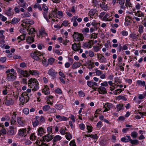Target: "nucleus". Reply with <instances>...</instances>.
Listing matches in <instances>:
<instances>
[{"instance_id":"obj_1","label":"nucleus","mask_w":146,"mask_h":146,"mask_svg":"<svg viewBox=\"0 0 146 146\" xmlns=\"http://www.w3.org/2000/svg\"><path fill=\"white\" fill-rule=\"evenodd\" d=\"M52 135L48 133L43 136L42 140H37L36 141L35 143L34 144V146H48L44 142L51 140L53 138Z\"/></svg>"},{"instance_id":"obj_2","label":"nucleus","mask_w":146,"mask_h":146,"mask_svg":"<svg viewBox=\"0 0 146 146\" xmlns=\"http://www.w3.org/2000/svg\"><path fill=\"white\" fill-rule=\"evenodd\" d=\"M29 87L32 88L33 91H35L39 88V84L37 80L35 78H31L28 81Z\"/></svg>"},{"instance_id":"obj_3","label":"nucleus","mask_w":146,"mask_h":146,"mask_svg":"<svg viewBox=\"0 0 146 146\" xmlns=\"http://www.w3.org/2000/svg\"><path fill=\"white\" fill-rule=\"evenodd\" d=\"M31 89H28L27 92H23L19 97V100L22 105L27 103L29 100L28 93L31 92Z\"/></svg>"},{"instance_id":"obj_4","label":"nucleus","mask_w":146,"mask_h":146,"mask_svg":"<svg viewBox=\"0 0 146 146\" xmlns=\"http://www.w3.org/2000/svg\"><path fill=\"white\" fill-rule=\"evenodd\" d=\"M6 73L7 74V79L10 81H13L16 79L17 73L15 71L14 69H8L6 71Z\"/></svg>"},{"instance_id":"obj_5","label":"nucleus","mask_w":146,"mask_h":146,"mask_svg":"<svg viewBox=\"0 0 146 146\" xmlns=\"http://www.w3.org/2000/svg\"><path fill=\"white\" fill-rule=\"evenodd\" d=\"M44 54L38 51H34L31 54V56L34 59L38 61H40L41 56Z\"/></svg>"},{"instance_id":"obj_6","label":"nucleus","mask_w":146,"mask_h":146,"mask_svg":"<svg viewBox=\"0 0 146 146\" xmlns=\"http://www.w3.org/2000/svg\"><path fill=\"white\" fill-rule=\"evenodd\" d=\"M23 23L21 25L24 28H29L31 25L34 24V21L30 19H26L23 21Z\"/></svg>"},{"instance_id":"obj_7","label":"nucleus","mask_w":146,"mask_h":146,"mask_svg":"<svg viewBox=\"0 0 146 146\" xmlns=\"http://www.w3.org/2000/svg\"><path fill=\"white\" fill-rule=\"evenodd\" d=\"M74 40L76 41H82L84 39L83 35L77 32H74L73 35Z\"/></svg>"},{"instance_id":"obj_8","label":"nucleus","mask_w":146,"mask_h":146,"mask_svg":"<svg viewBox=\"0 0 146 146\" xmlns=\"http://www.w3.org/2000/svg\"><path fill=\"white\" fill-rule=\"evenodd\" d=\"M10 96L9 94H8L4 99V102L5 104L7 106H10L12 105L14 103V100H13V98H9V97Z\"/></svg>"},{"instance_id":"obj_9","label":"nucleus","mask_w":146,"mask_h":146,"mask_svg":"<svg viewBox=\"0 0 146 146\" xmlns=\"http://www.w3.org/2000/svg\"><path fill=\"white\" fill-rule=\"evenodd\" d=\"M81 46L80 42L78 43H75L72 45V49L75 51H79L80 53H81L83 52V50L81 48Z\"/></svg>"},{"instance_id":"obj_10","label":"nucleus","mask_w":146,"mask_h":146,"mask_svg":"<svg viewBox=\"0 0 146 146\" xmlns=\"http://www.w3.org/2000/svg\"><path fill=\"white\" fill-rule=\"evenodd\" d=\"M12 87L11 86L9 85L5 86L3 88L2 93L4 95H6L7 94H9L10 91L11 90Z\"/></svg>"},{"instance_id":"obj_11","label":"nucleus","mask_w":146,"mask_h":146,"mask_svg":"<svg viewBox=\"0 0 146 146\" xmlns=\"http://www.w3.org/2000/svg\"><path fill=\"white\" fill-rule=\"evenodd\" d=\"M97 57L99 61L101 63H105L106 61V58L102 54L97 53Z\"/></svg>"},{"instance_id":"obj_12","label":"nucleus","mask_w":146,"mask_h":146,"mask_svg":"<svg viewBox=\"0 0 146 146\" xmlns=\"http://www.w3.org/2000/svg\"><path fill=\"white\" fill-rule=\"evenodd\" d=\"M57 8H55L53 9L51 11V13L48 15V17L49 19L52 17H58L57 15Z\"/></svg>"},{"instance_id":"obj_13","label":"nucleus","mask_w":146,"mask_h":146,"mask_svg":"<svg viewBox=\"0 0 146 146\" xmlns=\"http://www.w3.org/2000/svg\"><path fill=\"white\" fill-rule=\"evenodd\" d=\"M19 135L21 136L25 137L27 135V129L26 128H22L19 130Z\"/></svg>"},{"instance_id":"obj_14","label":"nucleus","mask_w":146,"mask_h":146,"mask_svg":"<svg viewBox=\"0 0 146 146\" xmlns=\"http://www.w3.org/2000/svg\"><path fill=\"white\" fill-rule=\"evenodd\" d=\"M97 90L100 94H104L107 93L106 88L104 86H100L98 88Z\"/></svg>"},{"instance_id":"obj_15","label":"nucleus","mask_w":146,"mask_h":146,"mask_svg":"<svg viewBox=\"0 0 146 146\" xmlns=\"http://www.w3.org/2000/svg\"><path fill=\"white\" fill-rule=\"evenodd\" d=\"M37 134L38 136H41L46 132V131L42 127H39L37 129Z\"/></svg>"},{"instance_id":"obj_16","label":"nucleus","mask_w":146,"mask_h":146,"mask_svg":"<svg viewBox=\"0 0 146 146\" xmlns=\"http://www.w3.org/2000/svg\"><path fill=\"white\" fill-rule=\"evenodd\" d=\"M48 74L52 77L53 78H55V76L57 74V72L55 70L51 68L50 69L48 72Z\"/></svg>"},{"instance_id":"obj_17","label":"nucleus","mask_w":146,"mask_h":146,"mask_svg":"<svg viewBox=\"0 0 146 146\" xmlns=\"http://www.w3.org/2000/svg\"><path fill=\"white\" fill-rule=\"evenodd\" d=\"M133 19V17L130 16H127L126 17L125 19V22L124 25L125 26H127L130 24V23L131 22V20Z\"/></svg>"},{"instance_id":"obj_18","label":"nucleus","mask_w":146,"mask_h":146,"mask_svg":"<svg viewBox=\"0 0 146 146\" xmlns=\"http://www.w3.org/2000/svg\"><path fill=\"white\" fill-rule=\"evenodd\" d=\"M62 139V137L58 135H56L54 137L52 140L53 144L52 145L54 146L56 143V142Z\"/></svg>"},{"instance_id":"obj_19","label":"nucleus","mask_w":146,"mask_h":146,"mask_svg":"<svg viewBox=\"0 0 146 146\" xmlns=\"http://www.w3.org/2000/svg\"><path fill=\"white\" fill-rule=\"evenodd\" d=\"M18 72L22 75L24 77H28L29 76V74L27 71L25 70V71L19 69L18 71Z\"/></svg>"},{"instance_id":"obj_20","label":"nucleus","mask_w":146,"mask_h":146,"mask_svg":"<svg viewBox=\"0 0 146 146\" xmlns=\"http://www.w3.org/2000/svg\"><path fill=\"white\" fill-rule=\"evenodd\" d=\"M29 73L30 75H31L34 76H36L38 77L39 76L40 73L36 70H29Z\"/></svg>"},{"instance_id":"obj_21","label":"nucleus","mask_w":146,"mask_h":146,"mask_svg":"<svg viewBox=\"0 0 146 146\" xmlns=\"http://www.w3.org/2000/svg\"><path fill=\"white\" fill-rule=\"evenodd\" d=\"M16 114L15 112H14L13 113V114L12 115V117L10 119V123L11 125H14L15 124L16 122Z\"/></svg>"},{"instance_id":"obj_22","label":"nucleus","mask_w":146,"mask_h":146,"mask_svg":"<svg viewBox=\"0 0 146 146\" xmlns=\"http://www.w3.org/2000/svg\"><path fill=\"white\" fill-rule=\"evenodd\" d=\"M92 40L89 41L88 42H86L84 43L83 45V47L84 48H90L92 47Z\"/></svg>"},{"instance_id":"obj_23","label":"nucleus","mask_w":146,"mask_h":146,"mask_svg":"<svg viewBox=\"0 0 146 146\" xmlns=\"http://www.w3.org/2000/svg\"><path fill=\"white\" fill-rule=\"evenodd\" d=\"M17 121L18 124L21 126H23L24 125V121L23 118L21 117H18Z\"/></svg>"},{"instance_id":"obj_24","label":"nucleus","mask_w":146,"mask_h":146,"mask_svg":"<svg viewBox=\"0 0 146 146\" xmlns=\"http://www.w3.org/2000/svg\"><path fill=\"white\" fill-rule=\"evenodd\" d=\"M56 119H58L60 121H66L68 120L67 117L64 116H61L59 115H56Z\"/></svg>"},{"instance_id":"obj_25","label":"nucleus","mask_w":146,"mask_h":146,"mask_svg":"<svg viewBox=\"0 0 146 146\" xmlns=\"http://www.w3.org/2000/svg\"><path fill=\"white\" fill-rule=\"evenodd\" d=\"M96 10L94 9H92L90 10L88 14L89 16L92 18H93V17L96 13Z\"/></svg>"},{"instance_id":"obj_26","label":"nucleus","mask_w":146,"mask_h":146,"mask_svg":"<svg viewBox=\"0 0 146 146\" xmlns=\"http://www.w3.org/2000/svg\"><path fill=\"white\" fill-rule=\"evenodd\" d=\"M12 10V9L11 8H9L6 11L5 13V14L8 16H11L13 14Z\"/></svg>"},{"instance_id":"obj_27","label":"nucleus","mask_w":146,"mask_h":146,"mask_svg":"<svg viewBox=\"0 0 146 146\" xmlns=\"http://www.w3.org/2000/svg\"><path fill=\"white\" fill-rule=\"evenodd\" d=\"M101 7L104 10L106 11L110 9L109 6L107 4H106L105 3H102L101 5Z\"/></svg>"},{"instance_id":"obj_28","label":"nucleus","mask_w":146,"mask_h":146,"mask_svg":"<svg viewBox=\"0 0 146 146\" xmlns=\"http://www.w3.org/2000/svg\"><path fill=\"white\" fill-rule=\"evenodd\" d=\"M110 17V14L107 13L105 16H104L102 18V20L104 21H111L112 20L111 19H109V18Z\"/></svg>"},{"instance_id":"obj_29","label":"nucleus","mask_w":146,"mask_h":146,"mask_svg":"<svg viewBox=\"0 0 146 146\" xmlns=\"http://www.w3.org/2000/svg\"><path fill=\"white\" fill-rule=\"evenodd\" d=\"M81 65V64L80 62H75L73 64L72 67L73 69H76L79 67Z\"/></svg>"},{"instance_id":"obj_30","label":"nucleus","mask_w":146,"mask_h":146,"mask_svg":"<svg viewBox=\"0 0 146 146\" xmlns=\"http://www.w3.org/2000/svg\"><path fill=\"white\" fill-rule=\"evenodd\" d=\"M135 15V16L138 17H143L144 14L141 12L140 11H138L137 12H134Z\"/></svg>"},{"instance_id":"obj_31","label":"nucleus","mask_w":146,"mask_h":146,"mask_svg":"<svg viewBox=\"0 0 146 146\" xmlns=\"http://www.w3.org/2000/svg\"><path fill=\"white\" fill-rule=\"evenodd\" d=\"M21 16L22 18L29 17H31V14L28 12H24L23 13L21 14Z\"/></svg>"},{"instance_id":"obj_32","label":"nucleus","mask_w":146,"mask_h":146,"mask_svg":"<svg viewBox=\"0 0 146 146\" xmlns=\"http://www.w3.org/2000/svg\"><path fill=\"white\" fill-rule=\"evenodd\" d=\"M20 21V19L14 17L12 21L10 22L9 23H11V24L14 25L19 22Z\"/></svg>"},{"instance_id":"obj_33","label":"nucleus","mask_w":146,"mask_h":146,"mask_svg":"<svg viewBox=\"0 0 146 146\" xmlns=\"http://www.w3.org/2000/svg\"><path fill=\"white\" fill-rule=\"evenodd\" d=\"M42 92H43L46 95H48L49 94L50 92L47 86H45V88L43 89Z\"/></svg>"},{"instance_id":"obj_34","label":"nucleus","mask_w":146,"mask_h":146,"mask_svg":"<svg viewBox=\"0 0 146 146\" xmlns=\"http://www.w3.org/2000/svg\"><path fill=\"white\" fill-rule=\"evenodd\" d=\"M41 60L42 61V63L44 66H48V64L46 59L44 57H43L42 59H41Z\"/></svg>"},{"instance_id":"obj_35","label":"nucleus","mask_w":146,"mask_h":146,"mask_svg":"<svg viewBox=\"0 0 146 146\" xmlns=\"http://www.w3.org/2000/svg\"><path fill=\"white\" fill-rule=\"evenodd\" d=\"M27 41L28 44L31 43L34 41V38L31 36H29L27 39Z\"/></svg>"},{"instance_id":"obj_36","label":"nucleus","mask_w":146,"mask_h":146,"mask_svg":"<svg viewBox=\"0 0 146 146\" xmlns=\"http://www.w3.org/2000/svg\"><path fill=\"white\" fill-rule=\"evenodd\" d=\"M40 34L42 36H46L47 35L44 29V28H42L40 31Z\"/></svg>"},{"instance_id":"obj_37","label":"nucleus","mask_w":146,"mask_h":146,"mask_svg":"<svg viewBox=\"0 0 146 146\" xmlns=\"http://www.w3.org/2000/svg\"><path fill=\"white\" fill-rule=\"evenodd\" d=\"M124 89H118L114 91L113 93L114 94L117 95L120 93L122 91H123Z\"/></svg>"},{"instance_id":"obj_38","label":"nucleus","mask_w":146,"mask_h":146,"mask_svg":"<svg viewBox=\"0 0 146 146\" xmlns=\"http://www.w3.org/2000/svg\"><path fill=\"white\" fill-rule=\"evenodd\" d=\"M56 16H58V18L60 19H61L64 16L63 12L61 11H57Z\"/></svg>"},{"instance_id":"obj_39","label":"nucleus","mask_w":146,"mask_h":146,"mask_svg":"<svg viewBox=\"0 0 146 146\" xmlns=\"http://www.w3.org/2000/svg\"><path fill=\"white\" fill-rule=\"evenodd\" d=\"M136 83L138 85L141 86H144L145 85V81H142L139 80H137L136 82Z\"/></svg>"},{"instance_id":"obj_40","label":"nucleus","mask_w":146,"mask_h":146,"mask_svg":"<svg viewBox=\"0 0 146 146\" xmlns=\"http://www.w3.org/2000/svg\"><path fill=\"white\" fill-rule=\"evenodd\" d=\"M116 108L117 110V111H118L121 110H123L124 108L123 105L121 104H120L117 105Z\"/></svg>"},{"instance_id":"obj_41","label":"nucleus","mask_w":146,"mask_h":146,"mask_svg":"<svg viewBox=\"0 0 146 146\" xmlns=\"http://www.w3.org/2000/svg\"><path fill=\"white\" fill-rule=\"evenodd\" d=\"M138 133L135 131H132L131 134V137L133 138H136L138 136Z\"/></svg>"},{"instance_id":"obj_42","label":"nucleus","mask_w":146,"mask_h":146,"mask_svg":"<svg viewBox=\"0 0 146 146\" xmlns=\"http://www.w3.org/2000/svg\"><path fill=\"white\" fill-rule=\"evenodd\" d=\"M65 137L68 140H70L72 138V135L69 133H66Z\"/></svg>"},{"instance_id":"obj_43","label":"nucleus","mask_w":146,"mask_h":146,"mask_svg":"<svg viewBox=\"0 0 146 146\" xmlns=\"http://www.w3.org/2000/svg\"><path fill=\"white\" fill-rule=\"evenodd\" d=\"M138 35L136 34L132 33L130 34L129 37L131 38L134 40L137 38Z\"/></svg>"},{"instance_id":"obj_44","label":"nucleus","mask_w":146,"mask_h":146,"mask_svg":"<svg viewBox=\"0 0 146 146\" xmlns=\"http://www.w3.org/2000/svg\"><path fill=\"white\" fill-rule=\"evenodd\" d=\"M50 106L49 105H46L42 107V110L44 111H48L50 109Z\"/></svg>"},{"instance_id":"obj_45","label":"nucleus","mask_w":146,"mask_h":146,"mask_svg":"<svg viewBox=\"0 0 146 146\" xmlns=\"http://www.w3.org/2000/svg\"><path fill=\"white\" fill-rule=\"evenodd\" d=\"M131 143L134 145H136L139 144V141L137 140H132L131 139L130 141Z\"/></svg>"},{"instance_id":"obj_46","label":"nucleus","mask_w":146,"mask_h":146,"mask_svg":"<svg viewBox=\"0 0 146 146\" xmlns=\"http://www.w3.org/2000/svg\"><path fill=\"white\" fill-rule=\"evenodd\" d=\"M94 70L95 71V73L97 76H100L102 74V72L100 70H98L97 68L94 69Z\"/></svg>"},{"instance_id":"obj_47","label":"nucleus","mask_w":146,"mask_h":146,"mask_svg":"<svg viewBox=\"0 0 146 146\" xmlns=\"http://www.w3.org/2000/svg\"><path fill=\"white\" fill-rule=\"evenodd\" d=\"M27 30L28 33L29 34H33L34 32H35V29L33 28L31 29L29 28Z\"/></svg>"},{"instance_id":"obj_48","label":"nucleus","mask_w":146,"mask_h":146,"mask_svg":"<svg viewBox=\"0 0 146 146\" xmlns=\"http://www.w3.org/2000/svg\"><path fill=\"white\" fill-rule=\"evenodd\" d=\"M105 106H106V107L110 110L112 108L113 106V105L111 104L108 103H106L105 104Z\"/></svg>"},{"instance_id":"obj_49","label":"nucleus","mask_w":146,"mask_h":146,"mask_svg":"<svg viewBox=\"0 0 146 146\" xmlns=\"http://www.w3.org/2000/svg\"><path fill=\"white\" fill-rule=\"evenodd\" d=\"M15 133V132L14 130H10L7 132V134L10 135H14Z\"/></svg>"},{"instance_id":"obj_50","label":"nucleus","mask_w":146,"mask_h":146,"mask_svg":"<svg viewBox=\"0 0 146 146\" xmlns=\"http://www.w3.org/2000/svg\"><path fill=\"white\" fill-rule=\"evenodd\" d=\"M14 98V100H16L19 97V94L18 93L13 92V94H12Z\"/></svg>"},{"instance_id":"obj_51","label":"nucleus","mask_w":146,"mask_h":146,"mask_svg":"<svg viewBox=\"0 0 146 146\" xmlns=\"http://www.w3.org/2000/svg\"><path fill=\"white\" fill-rule=\"evenodd\" d=\"M36 137V136L35 135V133H32L31 135L30 139L32 140H34L35 139Z\"/></svg>"},{"instance_id":"obj_52","label":"nucleus","mask_w":146,"mask_h":146,"mask_svg":"<svg viewBox=\"0 0 146 146\" xmlns=\"http://www.w3.org/2000/svg\"><path fill=\"white\" fill-rule=\"evenodd\" d=\"M130 0H126L125 2V5L126 7H132V5L130 2Z\"/></svg>"},{"instance_id":"obj_53","label":"nucleus","mask_w":146,"mask_h":146,"mask_svg":"<svg viewBox=\"0 0 146 146\" xmlns=\"http://www.w3.org/2000/svg\"><path fill=\"white\" fill-rule=\"evenodd\" d=\"M143 27L142 25L139 26L138 31L140 34H141L143 32Z\"/></svg>"},{"instance_id":"obj_54","label":"nucleus","mask_w":146,"mask_h":146,"mask_svg":"<svg viewBox=\"0 0 146 146\" xmlns=\"http://www.w3.org/2000/svg\"><path fill=\"white\" fill-rule=\"evenodd\" d=\"M93 50L96 52H97L100 50V48L99 46H94L93 47Z\"/></svg>"},{"instance_id":"obj_55","label":"nucleus","mask_w":146,"mask_h":146,"mask_svg":"<svg viewBox=\"0 0 146 146\" xmlns=\"http://www.w3.org/2000/svg\"><path fill=\"white\" fill-rule=\"evenodd\" d=\"M55 108L58 110H61L63 108V106L61 104H56L55 105Z\"/></svg>"},{"instance_id":"obj_56","label":"nucleus","mask_w":146,"mask_h":146,"mask_svg":"<svg viewBox=\"0 0 146 146\" xmlns=\"http://www.w3.org/2000/svg\"><path fill=\"white\" fill-rule=\"evenodd\" d=\"M7 133V131L5 129H3L0 130V135H5Z\"/></svg>"},{"instance_id":"obj_57","label":"nucleus","mask_w":146,"mask_h":146,"mask_svg":"<svg viewBox=\"0 0 146 146\" xmlns=\"http://www.w3.org/2000/svg\"><path fill=\"white\" fill-rule=\"evenodd\" d=\"M69 145L70 146H76L75 141V140L74 139L72 140L70 142Z\"/></svg>"},{"instance_id":"obj_58","label":"nucleus","mask_w":146,"mask_h":146,"mask_svg":"<svg viewBox=\"0 0 146 146\" xmlns=\"http://www.w3.org/2000/svg\"><path fill=\"white\" fill-rule=\"evenodd\" d=\"M87 84L88 86L89 87L93 88L92 82L91 81H88L87 82Z\"/></svg>"},{"instance_id":"obj_59","label":"nucleus","mask_w":146,"mask_h":146,"mask_svg":"<svg viewBox=\"0 0 146 146\" xmlns=\"http://www.w3.org/2000/svg\"><path fill=\"white\" fill-rule=\"evenodd\" d=\"M33 7L35 9L38 8L40 10H41V7L40 5L38 4H36L33 6Z\"/></svg>"},{"instance_id":"obj_60","label":"nucleus","mask_w":146,"mask_h":146,"mask_svg":"<svg viewBox=\"0 0 146 146\" xmlns=\"http://www.w3.org/2000/svg\"><path fill=\"white\" fill-rule=\"evenodd\" d=\"M55 59L53 58H50L48 60V64L52 65L54 62Z\"/></svg>"},{"instance_id":"obj_61","label":"nucleus","mask_w":146,"mask_h":146,"mask_svg":"<svg viewBox=\"0 0 146 146\" xmlns=\"http://www.w3.org/2000/svg\"><path fill=\"white\" fill-rule=\"evenodd\" d=\"M44 17L46 20H48V13L47 11H44L43 13Z\"/></svg>"},{"instance_id":"obj_62","label":"nucleus","mask_w":146,"mask_h":146,"mask_svg":"<svg viewBox=\"0 0 146 146\" xmlns=\"http://www.w3.org/2000/svg\"><path fill=\"white\" fill-rule=\"evenodd\" d=\"M39 124L38 121L37 120H36L34 122H33V125L34 127H36Z\"/></svg>"},{"instance_id":"obj_63","label":"nucleus","mask_w":146,"mask_h":146,"mask_svg":"<svg viewBox=\"0 0 146 146\" xmlns=\"http://www.w3.org/2000/svg\"><path fill=\"white\" fill-rule=\"evenodd\" d=\"M60 133L62 135H64L66 133L65 130L63 127H61L60 130Z\"/></svg>"},{"instance_id":"obj_64","label":"nucleus","mask_w":146,"mask_h":146,"mask_svg":"<svg viewBox=\"0 0 146 146\" xmlns=\"http://www.w3.org/2000/svg\"><path fill=\"white\" fill-rule=\"evenodd\" d=\"M29 110L28 108H26L23 109V112L25 114H28L29 113Z\"/></svg>"}]
</instances>
